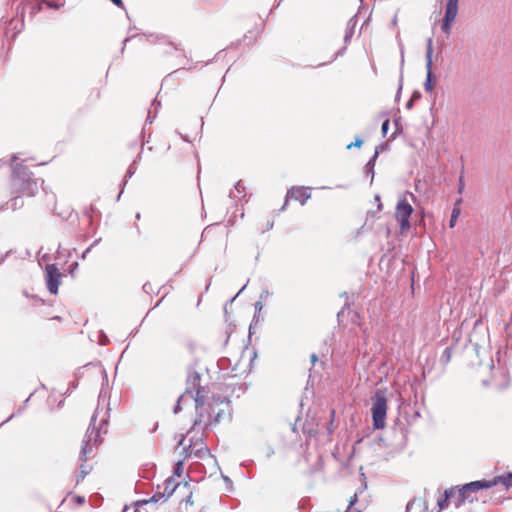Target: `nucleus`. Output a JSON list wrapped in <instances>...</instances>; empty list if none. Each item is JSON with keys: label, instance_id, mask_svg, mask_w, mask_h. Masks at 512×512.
<instances>
[{"label": "nucleus", "instance_id": "27", "mask_svg": "<svg viewBox=\"0 0 512 512\" xmlns=\"http://www.w3.org/2000/svg\"><path fill=\"white\" fill-rule=\"evenodd\" d=\"M458 1L459 0H448L446 4V12L458 13Z\"/></svg>", "mask_w": 512, "mask_h": 512}, {"label": "nucleus", "instance_id": "40", "mask_svg": "<svg viewBox=\"0 0 512 512\" xmlns=\"http://www.w3.org/2000/svg\"><path fill=\"white\" fill-rule=\"evenodd\" d=\"M137 36H139V35H138V34H135V35H131V36L126 37V38L122 41V48H121V51H120V52H121V53H123V52H124V50H125L126 44H127L131 39H133V38H135V37H137Z\"/></svg>", "mask_w": 512, "mask_h": 512}, {"label": "nucleus", "instance_id": "15", "mask_svg": "<svg viewBox=\"0 0 512 512\" xmlns=\"http://www.w3.org/2000/svg\"><path fill=\"white\" fill-rule=\"evenodd\" d=\"M461 492L462 487L450 488L446 490V497H450V501H452L456 507H459L467 501V499H461L462 495H459Z\"/></svg>", "mask_w": 512, "mask_h": 512}, {"label": "nucleus", "instance_id": "62", "mask_svg": "<svg viewBox=\"0 0 512 512\" xmlns=\"http://www.w3.org/2000/svg\"><path fill=\"white\" fill-rule=\"evenodd\" d=\"M248 282H249V281H247L245 284H243V285L241 286V288H242V289L247 288V286H248Z\"/></svg>", "mask_w": 512, "mask_h": 512}, {"label": "nucleus", "instance_id": "4", "mask_svg": "<svg viewBox=\"0 0 512 512\" xmlns=\"http://www.w3.org/2000/svg\"><path fill=\"white\" fill-rule=\"evenodd\" d=\"M372 419L375 429H383L385 427V420L387 415V399L385 392L377 390L372 398Z\"/></svg>", "mask_w": 512, "mask_h": 512}, {"label": "nucleus", "instance_id": "58", "mask_svg": "<svg viewBox=\"0 0 512 512\" xmlns=\"http://www.w3.org/2000/svg\"><path fill=\"white\" fill-rule=\"evenodd\" d=\"M165 297H166V294H165V295H163V296L161 297V299H160V300L155 304V306H154V307L159 306V304L161 303V301H162Z\"/></svg>", "mask_w": 512, "mask_h": 512}, {"label": "nucleus", "instance_id": "33", "mask_svg": "<svg viewBox=\"0 0 512 512\" xmlns=\"http://www.w3.org/2000/svg\"><path fill=\"white\" fill-rule=\"evenodd\" d=\"M394 125H395V131H394V133L391 136L392 140H394L396 138L397 134L402 132V127H401V124H400V119H395L394 120Z\"/></svg>", "mask_w": 512, "mask_h": 512}, {"label": "nucleus", "instance_id": "23", "mask_svg": "<svg viewBox=\"0 0 512 512\" xmlns=\"http://www.w3.org/2000/svg\"><path fill=\"white\" fill-rule=\"evenodd\" d=\"M167 500H168V498L165 496V493L163 491H160V486H158V490L154 493V495L148 501H146V503H149V502L158 503V502H165Z\"/></svg>", "mask_w": 512, "mask_h": 512}, {"label": "nucleus", "instance_id": "48", "mask_svg": "<svg viewBox=\"0 0 512 512\" xmlns=\"http://www.w3.org/2000/svg\"><path fill=\"white\" fill-rule=\"evenodd\" d=\"M114 5H116L119 8L123 7V1L122 0H110Z\"/></svg>", "mask_w": 512, "mask_h": 512}, {"label": "nucleus", "instance_id": "49", "mask_svg": "<svg viewBox=\"0 0 512 512\" xmlns=\"http://www.w3.org/2000/svg\"><path fill=\"white\" fill-rule=\"evenodd\" d=\"M229 197H230L231 199H236V198H237V199H240V198H241V197L237 194V192H236L235 190H234V191H231V192L229 193Z\"/></svg>", "mask_w": 512, "mask_h": 512}, {"label": "nucleus", "instance_id": "25", "mask_svg": "<svg viewBox=\"0 0 512 512\" xmlns=\"http://www.w3.org/2000/svg\"><path fill=\"white\" fill-rule=\"evenodd\" d=\"M139 159H141V153L138 154L137 159H135L133 161V163L129 166V168H128L127 172H126V175H125V179L123 180V186L126 185L127 179L131 178L135 174V172H136V166L135 165H136L137 160H139Z\"/></svg>", "mask_w": 512, "mask_h": 512}, {"label": "nucleus", "instance_id": "7", "mask_svg": "<svg viewBox=\"0 0 512 512\" xmlns=\"http://www.w3.org/2000/svg\"><path fill=\"white\" fill-rule=\"evenodd\" d=\"M413 213V207L405 198L398 201L396 205V218L400 224V231L404 233L410 229V217Z\"/></svg>", "mask_w": 512, "mask_h": 512}, {"label": "nucleus", "instance_id": "17", "mask_svg": "<svg viewBox=\"0 0 512 512\" xmlns=\"http://www.w3.org/2000/svg\"><path fill=\"white\" fill-rule=\"evenodd\" d=\"M147 41L150 43H157V42L167 43L173 50L179 49L175 43L169 41L167 39V37L164 35L159 36V35L149 34V35H147Z\"/></svg>", "mask_w": 512, "mask_h": 512}, {"label": "nucleus", "instance_id": "18", "mask_svg": "<svg viewBox=\"0 0 512 512\" xmlns=\"http://www.w3.org/2000/svg\"><path fill=\"white\" fill-rule=\"evenodd\" d=\"M356 24H357V20L355 19V17H352L348 20V22L346 24L345 35H344L345 44L350 42V40L354 34Z\"/></svg>", "mask_w": 512, "mask_h": 512}, {"label": "nucleus", "instance_id": "64", "mask_svg": "<svg viewBox=\"0 0 512 512\" xmlns=\"http://www.w3.org/2000/svg\"><path fill=\"white\" fill-rule=\"evenodd\" d=\"M392 23H393L394 25H396V23H397V16H395V17L393 18Z\"/></svg>", "mask_w": 512, "mask_h": 512}, {"label": "nucleus", "instance_id": "51", "mask_svg": "<svg viewBox=\"0 0 512 512\" xmlns=\"http://www.w3.org/2000/svg\"><path fill=\"white\" fill-rule=\"evenodd\" d=\"M414 105V101H412L411 99H409L407 102H406V109H411Z\"/></svg>", "mask_w": 512, "mask_h": 512}, {"label": "nucleus", "instance_id": "3", "mask_svg": "<svg viewBox=\"0 0 512 512\" xmlns=\"http://www.w3.org/2000/svg\"><path fill=\"white\" fill-rule=\"evenodd\" d=\"M100 433L101 428H96V414H94L82 441L79 454V459L82 462H86L88 457L93 454L94 448H96L98 444L101 443Z\"/></svg>", "mask_w": 512, "mask_h": 512}, {"label": "nucleus", "instance_id": "32", "mask_svg": "<svg viewBox=\"0 0 512 512\" xmlns=\"http://www.w3.org/2000/svg\"><path fill=\"white\" fill-rule=\"evenodd\" d=\"M98 343L101 346H105L109 343V338L103 331H99Z\"/></svg>", "mask_w": 512, "mask_h": 512}, {"label": "nucleus", "instance_id": "16", "mask_svg": "<svg viewBox=\"0 0 512 512\" xmlns=\"http://www.w3.org/2000/svg\"><path fill=\"white\" fill-rule=\"evenodd\" d=\"M456 16H457V14H455V13L445 11V14H444V17L442 20V24H441V30L443 33H445V34L450 33L452 24H453Z\"/></svg>", "mask_w": 512, "mask_h": 512}, {"label": "nucleus", "instance_id": "52", "mask_svg": "<svg viewBox=\"0 0 512 512\" xmlns=\"http://www.w3.org/2000/svg\"><path fill=\"white\" fill-rule=\"evenodd\" d=\"M375 200H376V202H378V210H381L382 209V203L380 201V196L376 195L375 196Z\"/></svg>", "mask_w": 512, "mask_h": 512}, {"label": "nucleus", "instance_id": "37", "mask_svg": "<svg viewBox=\"0 0 512 512\" xmlns=\"http://www.w3.org/2000/svg\"><path fill=\"white\" fill-rule=\"evenodd\" d=\"M43 2L49 7V8H53V9H59L60 7H62L64 5V3H54L53 1H50V0H43Z\"/></svg>", "mask_w": 512, "mask_h": 512}, {"label": "nucleus", "instance_id": "55", "mask_svg": "<svg viewBox=\"0 0 512 512\" xmlns=\"http://www.w3.org/2000/svg\"><path fill=\"white\" fill-rule=\"evenodd\" d=\"M101 241V238L99 239H96L89 247H91V249L96 246L99 242Z\"/></svg>", "mask_w": 512, "mask_h": 512}, {"label": "nucleus", "instance_id": "47", "mask_svg": "<svg viewBox=\"0 0 512 512\" xmlns=\"http://www.w3.org/2000/svg\"><path fill=\"white\" fill-rule=\"evenodd\" d=\"M182 464H183V463H182V461H179V462L177 463V466H176L175 470H174V473H175L177 476H179V477L181 476V472H182Z\"/></svg>", "mask_w": 512, "mask_h": 512}, {"label": "nucleus", "instance_id": "57", "mask_svg": "<svg viewBox=\"0 0 512 512\" xmlns=\"http://www.w3.org/2000/svg\"><path fill=\"white\" fill-rule=\"evenodd\" d=\"M317 360H318V359H317V356H316L315 354H312V355H311V361H312V363L314 364Z\"/></svg>", "mask_w": 512, "mask_h": 512}, {"label": "nucleus", "instance_id": "39", "mask_svg": "<svg viewBox=\"0 0 512 512\" xmlns=\"http://www.w3.org/2000/svg\"><path fill=\"white\" fill-rule=\"evenodd\" d=\"M389 119H386L383 123H382V126H381V132H382V135L383 137L386 136L388 130H389Z\"/></svg>", "mask_w": 512, "mask_h": 512}, {"label": "nucleus", "instance_id": "38", "mask_svg": "<svg viewBox=\"0 0 512 512\" xmlns=\"http://www.w3.org/2000/svg\"><path fill=\"white\" fill-rule=\"evenodd\" d=\"M96 211L93 205H90L88 208L85 209L84 215L89 218L90 222L92 221V214Z\"/></svg>", "mask_w": 512, "mask_h": 512}, {"label": "nucleus", "instance_id": "31", "mask_svg": "<svg viewBox=\"0 0 512 512\" xmlns=\"http://www.w3.org/2000/svg\"><path fill=\"white\" fill-rule=\"evenodd\" d=\"M449 500H450V497H446V491H445L443 496L441 498H439L437 501V504L439 507L438 511H442L444 508H446Z\"/></svg>", "mask_w": 512, "mask_h": 512}, {"label": "nucleus", "instance_id": "14", "mask_svg": "<svg viewBox=\"0 0 512 512\" xmlns=\"http://www.w3.org/2000/svg\"><path fill=\"white\" fill-rule=\"evenodd\" d=\"M268 297V290L264 291L261 295L259 300L255 303V315L253 317L252 323L250 324L249 331L251 332L254 325H257L260 322V312L263 308V301L266 300Z\"/></svg>", "mask_w": 512, "mask_h": 512}, {"label": "nucleus", "instance_id": "28", "mask_svg": "<svg viewBox=\"0 0 512 512\" xmlns=\"http://www.w3.org/2000/svg\"><path fill=\"white\" fill-rule=\"evenodd\" d=\"M91 471V468L84 463L80 465L79 467V476L77 478V482L83 480L86 475H88Z\"/></svg>", "mask_w": 512, "mask_h": 512}, {"label": "nucleus", "instance_id": "41", "mask_svg": "<svg viewBox=\"0 0 512 512\" xmlns=\"http://www.w3.org/2000/svg\"><path fill=\"white\" fill-rule=\"evenodd\" d=\"M402 82H403V76L401 74L400 75V79H399V87H398V90H397V93H396V96H395V100L396 101H398L400 99V96H401Z\"/></svg>", "mask_w": 512, "mask_h": 512}, {"label": "nucleus", "instance_id": "30", "mask_svg": "<svg viewBox=\"0 0 512 512\" xmlns=\"http://www.w3.org/2000/svg\"><path fill=\"white\" fill-rule=\"evenodd\" d=\"M374 168H375V165H373L372 163H366L365 166H364V173L367 175V176H370V184H372L373 182V179H374Z\"/></svg>", "mask_w": 512, "mask_h": 512}, {"label": "nucleus", "instance_id": "12", "mask_svg": "<svg viewBox=\"0 0 512 512\" xmlns=\"http://www.w3.org/2000/svg\"><path fill=\"white\" fill-rule=\"evenodd\" d=\"M45 281L46 288H58L61 284L60 278L64 276V274L60 273L56 264H49L45 269Z\"/></svg>", "mask_w": 512, "mask_h": 512}, {"label": "nucleus", "instance_id": "53", "mask_svg": "<svg viewBox=\"0 0 512 512\" xmlns=\"http://www.w3.org/2000/svg\"><path fill=\"white\" fill-rule=\"evenodd\" d=\"M91 251V247H88L86 250H84V252L82 253L81 255V258L82 259H85V257L87 256V254Z\"/></svg>", "mask_w": 512, "mask_h": 512}, {"label": "nucleus", "instance_id": "9", "mask_svg": "<svg viewBox=\"0 0 512 512\" xmlns=\"http://www.w3.org/2000/svg\"><path fill=\"white\" fill-rule=\"evenodd\" d=\"M197 416L194 420L192 429H207L213 426L212 414L209 407H205V401L203 400V406L196 410Z\"/></svg>", "mask_w": 512, "mask_h": 512}, {"label": "nucleus", "instance_id": "1", "mask_svg": "<svg viewBox=\"0 0 512 512\" xmlns=\"http://www.w3.org/2000/svg\"><path fill=\"white\" fill-rule=\"evenodd\" d=\"M11 191L20 196H34L38 191V184L32 178V173L21 163L12 165Z\"/></svg>", "mask_w": 512, "mask_h": 512}, {"label": "nucleus", "instance_id": "5", "mask_svg": "<svg viewBox=\"0 0 512 512\" xmlns=\"http://www.w3.org/2000/svg\"><path fill=\"white\" fill-rule=\"evenodd\" d=\"M482 383L486 387L503 390L509 386L510 377L505 367L492 365L490 379H484Z\"/></svg>", "mask_w": 512, "mask_h": 512}, {"label": "nucleus", "instance_id": "20", "mask_svg": "<svg viewBox=\"0 0 512 512\" xmlns=\"http://www.w3.org/2000/svg\"><path fill=\"white\" fill-rule=\"evenodd\" d=\"M177 486L178 484L175 482V480L170 477L164 481V487L162 491L165 493V496L169 498L174 493Z\"/></svg>", "mask_w": 512, "mask_h": 512}, {"label": "nucleus", "instance_id": "61", "mask_svg": "<svg viewBox=\"0 0 512 512\" xmlns=\"http://www.w3.org/2000/svg\"><path fill=\"white\" fill-rule=\"evenodd\" d=\"M474 347H475L476 353L478 354L479 353V346H478V344H475Z\"/></svg>", "mask_w": 512, "mask_h": 512}, {"label": "nucleus", "instance_id": "43", "mask_svg": "<svg viewBox=\"0 0 512 512\" xmlns=\"http://www.w3.org/2000/svg\"><path fill=\"white\" fill-rule=\"evenodd\" d=\"M378 156H379V150H378V149H375V152H374V154L370 157V159L368 160V163H370V164L372 163L373 165H375V163H376V160H377Z\"/></svg>", "mask_w": 512, "mask_h": 512}, {"label": "nucleus", "instance_id": "42", "mask_svg": "<svg viewBox=\"0 0 512 512\" xmlns=\"http://www.w3.org/2000/svg\"><path fill=\"white\" fill-rule=\"evenodd\" d=\"M419 500H417L416 498H413L412 500H410L407 505H406V511L405 512H410L412 507L418 502Z\"/></svg>", "mask_w": 512, "mask_h": 512}, {"label": "nucleus", "instance_id": "36", "mask_svg": "<svg viewBox=\"0 0 512 512\" xmlns=\"http://www.w3.org/2000/svg\"><path fill=\"white\" fill-rule=\"evenodd\" d=\"M363 145V140L357 136L355 141L347 145V149H351L352 147L360 148Z\"/></svg>", "mask_w": 512, "mask_h": 512}, {"label": "nucleus", "instance_id": "6", "mask_svg": "<svg viewBox=\"0 0 512 512\" xmlns=\"http://www.w3.org/2000/svg\"><path fill=\"white\" fill-rule=\"evenodd\" d=\"M496 485V481L478 480L472 481L462 486L461 499H467L468 502H473L478 499L477 493L481 490H486Z\"/></svg>", "mask_w": 512, "mask_h": 512}, {"label": "nucleus", "instance_id": "22", "mask_svg": "<svg viewBox=\"0 0 512 512\" xmlns=\"http://www.w3.org/2000/svg\"><path fill=\"white\" fill-rule=\"evenodd\" d=\"M461 202H462V198H459L454 205V208L451 213V218H450V227H453L455 225V222L460 215L459 205Z\"/></svg>", "mask_w": 512, "mask_h": 512}, {"label": "nucleus", "instance_id": "46", "mask_svg": "<svg viewBox=\"0 0 512 512\" xmlns=\"http://www.w3.org/2000/svg\"><path fill=\"white\" fill-rule=\"evenodd\" d=\"M464 180H463V176L461 175L459 177V184H458V193L461 194L464 190Z\"/></svg>", "mask_w": 512, "mask_h": 512}, {"label": "nucleus", "instance_id": "19", "mask_svg": "<svg viewBox=\"0 0 512 512\" xmlns=\"http://www.w3.org/2000/svg\"><path fill=\"white\" fill-rule=\"evenodd\" d=\"M161 106V103L160 101H158L157 98H155L152 103H151V106L148 110V115H147V119H146V122H148L149 124H152L157 113H158V110H159V107Z\"/></svg>", "mask_w": 512, "mask_h": 512}, {"label": "nucleus", "instance_id": "13", "mask_svg": "<svg viewBox=\"0 0 512 512\" xmlns=\"http://www.w3.org/2000/svg\"><path fill=\"white\" fill-rule=\"evenodd\" d=\"M223 404H225L226 407H228L229 400L223 399L220 402H218V401L215 402V404L208 403V407H209V410L211 411V414H214V416L212 415L213 426L219 424L224 419V417L226 415V410L224 408L216 409V407H215V405L219 406V405H223Z\"/></svg>", "mask_w": 512, "mask_h": 512}, {"label": "nucleus", "instance_id": "45", "mask_svg": "<svg viewBox=\"0 0 512 512\" xmlns=\"http://www.w3.org/2000/svg\"><path fill=\"white\" fill-rule=\"evenodd\" d=\"M77 268H78V263L77 262H73L69 266V273L71 274L72 277H74V272L77 270Z\"/></svg>", "mask_w": 512, "mask_h": 512}, {"label": "nucleus", "instance_id": "29", "mask_svg": "<svg viewBox=\"0 0 512 512\" xmlns=\"http://www.w3.org/2000/svg\"><path fill=\"white\" fill-rule=\"evenodd\" d=\"M345 51H346V46L342 47V48H341V49H339L337 52H335V53L333 54V56H332V58H331V60H330V61H328V62H324V63H320V64H318V65H317V67H322V66H324V65H327V64H329V63H332V62H333V61H335L338 57L343 56V55H344V53H345Z\"/></svg>", "mask_w": 512, "mask_h": 512}, {"label": "nucleus", "instance_id": "63", "mask_svg": "<svg viewBox=\"0 0 512 512\" xmlns=\"http://www.w3.org/2000/svg\"><path fill=\"white\" fill-rule=\"evenodd\" d=\"M78 502H79V503H83V502H84V498H83V497H79V498H78Z\"/></svg>", "mask_w": 512, "mask_h": 512}, {"label": "nucleus", "instance_id": "50", "mask_svg": "<svg viewBox=\"0 0 512 512\" xmlns=\"http://www.w3.org/2000/svg\"><path fill=\"white\" fill-rule=\"evenodd\" d=\"M387 147H388V144H379L376 146L375 149H378L379 153H380L381 151L385 150Z\"/></svg>", "mask_w": 512, "mask_h": 512}, {"label": "nucleus", "instance_id": "44", "mask_svg": "<svg viewBox=\"0 0 512 512\" xmlns=\"http://www.w3.org/2000/svg\"><path fill=\"white\" fill-rule=\"evenodd\" d=\"M421 97H422L421 92H420V91H418V90H415V91L412 93V95H411L410 99H411L412 101H414V102H415L416 100H419Z\"/></svg>", "mask_w": 512, "mask_h": 512}, {"label": "nucleus", "instance_id": "35", "mask_svg": "<svg viewBox=\"0 0 512 512\" xmlns=\"http://www.w3.org/2000/svg\"><path fill=\"white\" fill-rule=\"evenodd\" d=\"M234 189L235 191L237 192V194L240 196V197H244L245 194L244 191H245V187L242 185V182L241 181H238L235 186H234Z\"/></svg>", "mask_w": 512, "mask_h": 512}, {"label": "nucleus", "instance_id": "21", "mask_svg": "<svg viewBox=\"0 0 512 512\" xmlns=\"http://www.w3.org/2000/svg\"><path fill=\"white\" fill-rule=\"evenodd\" d=\"M452 351H453V345H450V346L446 347L444 349V351L442 352V354L440 356V363L443 366H446L450 362L451 357H452Z\"/></svg>", "mask_w": 512, "mask_h": 512}, {"label": "nucleus", "instance_id": "54", "mask_svg": "<svg viewBox=\"0 0 512 512\" xmlns=\"http://www.w3.org/2000/svg\"><path fill=\"white\" fill-rule=\"evenodd\" d=\"M404 65V50L403 47H401V66Z\"/></svg>", "mask_w": 512, "mask_h": 512}, {"label": "nucleus", "instance_id": "11", "mask_svg": "<svg viewBox=\"0 0 512 512\" xmlns=\"http://www.w3.org/2000/svg\"><path fill=\"white\" fill-rule=\"evenodd\" d=\"M310 197L311 193L309 192V188L293 186L291 189L288 190L285 203L282 206L281 210L285 209V206L289 198L299 201L301 205H304L306 201L310 199Z\"/></svg>", "mask_w": 512, "mask_h": 512}, {"label": "nucleus", "instance_id": "10", "mask_svg": "<svg viewBox=\"0 0 512 512\" xmlns=\"http://www.w3.org/2000/svg\"><path fill=\"white\" fill-rule=\"evenodd\" d=\"M184 450H185L187 455L190 456V455L194 454L195 456H197L199 458H203L206 454L210 453V451H209L207 445L205 444L202 436L198 437V438H195V439L192 438L191 441H190V444Z\"/></svg>", "mask_w": 512, "mask_h": 512}, {"label": "nucleus", "instance_id": "59", "mask_svg": "<svg viewBox=\"0 0 512 512\" xmlns=\"http://www.w3.org/2000/svg\"><path fill=\"white\" fill-rule=\"evenodd\" d=\"M8 253H9V252H7L4 256H2V257L0 258V264L4 262V260H5L6 256L8 255Z\"/></svg>", "mask_w": 512, "mask_h": 512}, {"label": "nucleus", "instance_id": "8", "mask_svg": "<svg viewBox=\"0 0 512 512\" xmlns=\"http://www.w3.org/2000/svg\"><path fill=\"white\" fill-rule=\"evenodd\" d=\"M432 55H433V41H432V38H429L426 43V55H425L427 74H426V80L423 84L424 90L427 93L433 92L434 86H435V80H434L435 77L432 72V65H433Z\"/></svg>", "mask_w": 512, "mask_h": 512}, {"label": "nucleus", "instance_id": "26", "mask_svg": "<svg viewBox=\"0 0 512 512\" xmlns=\"http://www.w3.org/2000/svg\"><path fill=\"white\" fill-rule=\"evenodd\" d=\"M24 294L27 298H31L33 300V305L35 306H40V305H44L46 303V299H44L43 297H38L34 294H30L28 293L27 290L24 291Z\"/></svg>", "mask_w": 512, "mask_h": 512}, {"label": "nucleus", "instance_id": "34", "mask_svg": "<svg viewBox=\"0 0 512 512\" xmlns=\"http://www.w3.org/2000/svg\"><path fill=\"white\" fill-rule=\"evenodd\" d=\"M357 502V495L354 494L351 499H350V502H349V506L346 510V512H360L356 509L353 508L354 504Z\"/></svg>", "mask_w": 512, "mask_h": 512}, {"label": "nucleus", "instance_id": "60", "mask_svg": "<svg viewBox=\"0 0 512 512\" xmlns=\"http://www.w3.org/2000/svg\"><path fill=\"white\" fill-rule=\"evenodd\" d=\"M135 218H136V220H139V219L141 218V214H140V212H137V213H136Z\"/></svg>", "mask_w": 512, "mask_h": 512}, {"label": "nucleus", "instance_id": "24", "mask_svg": "<svg viewBox=\"0 0 512 512\" xmlns=\"http://www.w3.org/2000/svg\"><path fill=\"white\" fill-rule=\"evenodd\" d=\"M494 481H496V484L500 482L506 488H510L512 487V473L509 472L506 475L499 476Z\"/></svg>", "mask_w": 512, "mask_h": 512}, {"label": "nucleus", "instance_id": "56", "mask_svg": "<svg viewBox=\"0 0 512 512\" xmlns=\"http://www.w3.org/2000/svg\"><path fill=\"white\" fill-rule=\"evenodd\" d=\"M48 292H49V295L52 296V295H57L58 290L53 289V290H48Z\"/></svg>", "mask_w": 512, "mask_h": 512}, {"label": "nucleus", "instance_id": "2", "mask_svg": "<svg viewBox=\"0 0 512 512\" xmlns=\"http://www.w3.org/2000/svg\"><path fill=\"white\" fill-rule=\"evenodd\" d=\"M188 398L194 401L196 410H199V408L203 406V394L200 389V375L197 372L188 376L187 388L185 392L179 396L173 409L175 414L181 411V402L186 401Z\"/></svg>", "mask_w": 512, "mask_h": 512}]
</instances>
